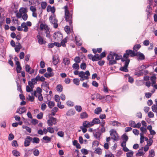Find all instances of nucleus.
Masks as SVG:
<instances>
[{
	"mask_svg": "<svg viewBox=\"0 0 157 157\" xmlns=\"http://www.w3.org/2000/svg\"><path fill=\"white\" fill-rule=\"evenodd\" d=\"M121 138L123 141L126 142L128 139V137L126 133L124 134L121 136Z\"/></svg>",
	"mask_w": 157,
	"mask_h": 157,
	"instance_id": "nucleus-22",
	"label": "nucleus"
},
{
	"mask_svg": "<svg viewBox=\"0 0 157 157\" xmlns=\"http://www.w3.org/2000/svg\"><path fill=\"white\" fill-rule=\"evenodd\" d=\"M113 53L112 52H111L109 54L107 57V59L109 61V65H112L113 64H111L110 63V62L111 61H113L114 59Z\"/></svg>",
	"mask_w": 157,
	"mask_h": 157,
	"instance_id": "nucleus-10",
	"label": "nucleus"
},
{
	"mask_svg": "<svg viewBox=\"0 0 157 157\" xmlns=\"http://www.w3.org/2000/svg\"><path fill=\"white\" fill-rule=\"evenodd\" d=\"M88 117V115L86 112H83L80 114V117L83 119L86 118Z\"/></svg>",
	"mask_w": 157,
	"mask_h": 157,
	"instance_id": "nucleus-19",
	"label": "nucleus"
},
{
	"mask_svg": "<svg viewBox=\"0 0 157 157\" xmlns=\"http://www.w3.org/2000/svg\"><path fill=\"white\" fill-rule=\"evenodd\" d=\"M57 135H58L61 137H63L64 136V133L62 131H59L58 132H57Z\"/></svg>",
	"mask_w": 157,
	"mask_h": 157,
	"instance_id": "nucleus-58",
	"label": "nucleus"
},
{
	"mask_svg": "<svg viewBox=\"0 0 157 157\" xmlns=\"http://www.w3.org/2000/svg\"><path fill=\"white\" fill-rule=\"evenodd\" d=\"M55 15L53 14L49 17V19L51 21L52 23L54 25L53 26L55 28H57L58 27V25L57 23L58 22L57 20L55 18Z\"/></svg>",
	"mask_w": 157,
	"mask_h": 157,
	"instance_id": "nucleus-3",
	"label": "nucleus"
},
{
	"mask_svg": "<svg viewBox=\"0 0 157 157\" xmlns=\"http://www.w3.org/2000/svg\"><path fill=\"white\" fill-rule=\"evenodd\" d=\"M141 45L140 44H135L133 47V51H137L141 48Z\"/></svg>",
	"mask_w": 157,
	"mask_h": 157,
	"instance_id": "nucleus-26",
	"label": "nucleus"
},
{
	"mask_svg": "<svg viewBox=\"0 0 157 157\" xmlns=\"http://www.w3.org/2000/svg\"><path fill=\"white\" fill-rule=\"evenodd\" d=\"M12 145L13 146L15 147H17L18 146V144H17V142L16 140H13L12 142Z\"/></svg>",
	"mask_w": 157,
	"mask_h": 157,
	"instance_id": "nucleus-55",
	"label": "nucleus"
},
{
	"mask_svg": "<svg viewBox=\"0 0 157 157\" xmlns=\"http://www.w3.org/2000/svg\"><path fill=\"white\" fill-rule=\"evenodd\" d=\"M67 42V40L65 39H64L61 41L60 43L61 44V46L63 47H65L66 46L65 43Z\"/></svg>",
	"mask_w": 157,
	"mask_h": 157,
	"instance_id": "nucleus-52",
	"label": "nucleus"
},
{
	"mask_svg": "<svg viewBox=\"0 0 157 157\" xmlns=\"http://www.w3.org/2000/svg\"><path fill=\"white\" fill-rule=\"evenodd\" d=\"M76 110L78 112H80L82 110V108L80 105H76L75 106Z\"/></svg>",
	"mask_w": 157,
	"mask_h": 157,
	"instance_id": "nucleus-44",
	"label": "nucleus"
},
{
	"mask_svg": "<svg viewBox=\"0 0 157 157\" xmlns=\"http://www.w3.org/2000/svg\"><path fill=\"white\" fill-rule=\"evenodd\" d=\"M143 147H142L138 150V152L136 153V156H140L144 155V152L143 151Z\"/></svg>",
	"mask_w": 157,
	"mask_h": 157,
	"instance_id": "nucleus-15",
	"label": "nucleus"
},
{
	"mask_svg": "<svg viewBox=\"0 0 157 157\" xmlns=\"http://www.w3.org/2000/svg\"><path fill=\"white\" fill-rule=\"evenodd\" d=\"M45 30V33L46 34V36L49 38L50 37V32L49 30V28H48Z\"/></svg>",
	"mask_w": 157,
	"mask_h": 157,
	"instance_id": "nucleus-41",
	"label": "nucleus"
},
{
	"mask_svg": "<svg viewBox=\"0 0 157 157\" xmlns=\"http://www.w3.org/2000/svg\"><path fill=\"white\" fill-rule=\"evenodd\" d=\"M92 124L91 125H94L95 124H100V121L98 118H94L92 121Z\"/></svg>",
	"mask_w": 157,
	"mask_h": 157,
	"instance_id": "nucleus-17",
	"label": "nucleus"
},
{
	"mask_svg": "<svg viewBox=\"0 0 157 157\" xmlns=\"http://www.w3.org/2000/svg\"><path fill=\"white\" fill-rule=\"evenodd\" d=\"M65 19L67 22L69 23V25L71 28H72L73 27L72 19L70 18V16H65Z\"/></svg>",
	"mask_w": 157,
	"mask_h": 157,
	"instance_id": "nucleus-12",
	"label": "nucleus"
},
{
	"mask_svg": "<svg viewBox=\"0 0 157 157\" xmlns=\"http://www.w3.org/2000/svg\"><path fill=\"white\" fill-rule=\"evenodd\" d=\"M12 152L13 155L16 157L20 156L21 154L17 150H13Z\"/></svg>",
	"mask_w": 157,
	"mask_h": 157,
	"instance_id": "nucleus-23",
	"label": "nucleus"
},
{
	"mask_svg": "<svg viewBox=\"0 0 157 157\" xmlns=\"http://www.w3.org/2000/svg\"><path fill=\"white\" fill-rule=\"evenodd\" d=\"M80 68L82 70H85L86 67V65L85 63L83 62L80 64Z\"/></svg>",
	"mask_w": 157,
	"mask_h": 157,
	"instance_id": "nucleus-47",
	"label": "nucleus"
},
{
	"mask_svg": "<svg viewBox=\"0 0 157 157\" xmlns=\"http://www.w3.org/2000/svg\"><path fill=\"white\" fill-rule=\"evenodd\" d=\"M33 138L32 137H30L29 136H27L26 138L25 139L24 145L25 147H27L29 146L30 144V142L32 140Z\"/></svg>",
	"mask_w": 157,
	"mask_h": 157,
	"instance_id": "nucleus-9",
	"label": "nucleus"
},
{
	"mask_svg": "<svg viewBox=\"0 0 157 157\" xmlns=\"http://www.w3.org/2000/svg\"><path fill=\"white\" fill-rule=\"evenodd\" d=\"M43 114L42 112H40L39 114H37L36 117L38 119H41L43 117Z\"/></svg>",
	"mask_w": 157,
	"mask_h": 157,
	"instance_id": "nucleus-57",
	"label": "nucleus"
},
{
	"mask_svg": "<svg viewBox=\"0 0 157 157\" xmlns=\"http://www.w3.org/2000/svg\"><path fill=\"white\" fill-rule=\"evenodd\" d=\"M22 127L23 128L25 129L29 133H30L31 132V128H29V127L25 125H23Z\"/></svg>",
	"mask_w": 157,
	"mask_h": 157,
	"instance_id": "nucleus-42",
	"label": "nucleus"
},
{
	"mask_svg": "<svg viewBox=\"0 0 157 157\" xmlns=\"http://www.w3.org/2000/svg\"><path fill=\"white\" fill-rule=\"evenodd\" d=\"M113 56H115V59L113 60V61H111L110 63L111 64H114L117 63V60H119L120 59L121 60L122 59H124L123 57H122L121 55H118L117 54L115 53H113Z\"/></svg>",
	"mask_w": 157,
	"mask_h": 157,
	"instance_id": "nucleus-5",
	"label": "nucleus"
},
{
	"mask_svg": "<svg viewBox=\"0 0 157 157\" xmlns=\"http://www.w3.org/2000/svg\"><path fill=\"white\" fill-rule=\"evenodd\" d=\"M148 116L150 118H153L154 117V114L153 112L150 111L148 113Z\"/></svg>",
	"mask_w": 157,
	"mask_h": 157,
	"instance_id": "nucleus-61",
	"label": "nucleus"
},
{
	"mask_svg": "<svg viewBox=\"0 0 157 157\" xmlns=\"http://www.w3.org/2000/svg\"><path fill=\"white\" fill-rule=\"evenodd\" d=\"M141 132L140 133V136H144V134L146 133L147 132V128H144L143 127H141L140 128Z\"/></svg>",
	"mask_w": 157,
	"mask_h": 157,
	"instance_id": "nucleus-14",
	"label": "nucleus"
},
{
	"mask_svg": "<svg viewBox=\"0 0 157 157\" xmlns=\"http://www.w3.org/2000/svg\"><path fill=\"white\" fill-rule=\"evenodd\" d=\"M130 152L126 153L127 157H132L133 155L134 152L133 151L130 150Z\"/></svg>",
	"mask_w": 157,
	"mask_h": 157,
	"instance_id": "nucleus-40",
	"label": "nucleus"
},
{
	"mask_svg": "<svg viewBox=\"0 0 157 157\" xmlns=\"http://www.w3.org/2000/svg\"><path fill=\"white\" fill-rule=\"evenodd\" d=\"M56 89L57 91L61 92L63 91V87L61 85L58 84L56 86Z\"/></svg>",
	"mask_w": 157,
	"mask_h": 157,
	"instance_id": "nucleus-25",
	"label": "nucleus"
},
{
	"mask_svg": "<svg viewBox=\"0 0 157 157\" xmlns=\"http://www.w3.org/2000/svg\"><path fill=\"white\" fill-rule=\"evenodd\" d=\"M59 60V57L54 56L52 58V63L55 65H56L58 64Z\"/></svg>",
	"mask_w": 157,
	"mask_h": 157,
	"instance_id": "nucleus-13",
	"label": "nucleus"
},
{
	"mask_svg": "<svg viewBox=\"0 0 157 157\" xmlns=\"http://www.w3.org/2000/svg\"><path fill=\"white\" fill-rule=\"evenodd\" d=\"M93 131V134L95 138L99 140L100 136L102 133L99 131V128H98L97 129H94Z\"/></svg>",
	"mask_w": 157,
	"mask_h": 157,
	"instance_id": "nucleus-7",
	"label": "nucleus"
},
{
	"mask_svg": "<svg viewBox=\"0 0 157 157\" xmlns=\"http://www.w3.org/2000/svg\"><path fill=\"white\" fill-rule=\"evenodd\" d=\"M74 61L77 63H79L80 62L81 60L79 56H76L74 59Z\"/></svg>",
	"mask_w": 157,
	"mask_h": 157,
	"instance_id": "nucleus-46",
	"label": "nucleus"
},
{
	"mask_svg": "<svg viewBox=\"0 0 157 157\" xmlns=\"http://www.w3.org/2000/svg\"><path fill=\"white\" fill-rule=\"evenodd\" d=\"M63 63L66 65H68L70 63V61L68 58H64L63 59Z\"/></svg>",
	"mask_w": 157,
	"mask_h": 157,
	"instance_id": "nucleus-24",
	"label": "nucleus"
},
{
	"mask_svg": "<svg viewBox=\"0 0 157 157\" xmlns=\"http://www.w3.org/2000/svg\"><path fill=\"white\" fill-rule=\"evenodd\" d=\"M19 11L22 14L25 13L27 12L26 9L23 7L21 8L20 9Z\"/></svg>",
	"mask_w": 157,
	"mask_h": 157,
	"instance_id": "nucleus-54",
	"label": "nucleus"
},
{
	"mask_svg": "<svg viewBox=\"0 0 157 157\" xmlns=\"http://www.w3.org/2000/svg\"><path fill=\"white\" fill-rule=\"evenodd\" d=\"M140 52H135V51H132L131 50L128 49L126 50L125 53H124L123 56V58L127 59H129V57L130 56L132 57H134L135 56H138L139 54L140 53Z\"/></svg>",
	"mask_w": 157,
	"mask_h": 157,
	"instance_id": "nucleus-1",
	"label": "nucleus"
},
{
	"mask_svg": "<svg viewBox=\"0 0 157 157\" xmlns=\"http://www.w3.org/2000/svg\"><path fill=\"white\" fill-rule=\"evenodd\" d=\"M57 122V121L56 118L53 117H50L47 122L48 125L50 127L52 126L53 124H56Z\"/></svg>",
	"mask_w": 157,
	"mask_h": 157,
	"instance_id": "nucleus-6",
	"label": "nucleus"
},
{
	"mask_svg": "<svg viewBox=\"0 0 157 157\" xmlns=\"http://www.w3.org/2000/svg\"><path fill=\"white\" fill-rule=\"evenodd\" d=\"M75 113V112L74 110L70 109L67 112L66 115L67 116H70L74 115Z\"/></svg>",
	"mask_w": 157,
	"mask_h": 157,
	"instance_id": "nucleus-16",
	"label": "nucleus"
},
{
	"mask_svg": "<svg viewBox=\"0 0 157 157\" xmlns=\"http://www.w3.org/2000/svg\"><path fill=\"white\" fill-rule=\"evenodd\" d=\"M41 8L43 9H44L47 6V3L45 2H42L41 4Z\"/></svg>",
	"mask_w": 157,
	"mask_h": 157,
	"instance_id": "nucleus-48",
	"label": "nucleus"
},
{
	"mask_svg": "<svg viewBox=\"0 0 157 157\" xmlns=\"http://www.w3.org/2000/svg\"><path fill=\"white\" fill-rule=\"evenodd\" d=\"M94 152L97 154L100 155L102 153L101 149L100 147L98 148L95 150Z\"/></svg>",
	"mask_w": 157,
	"mask_h": 157,
	"instance_id": "nucleus-34",
	"label": "nucleus"
},
{
	"mask_svg": "<svg viewBox=\"0 0 157 157\" xmlns=\"http://www.w3.org/2000/svg\"><path fill=\"white\" fill-rule=\"evenodd\" d=\"M138 58L139 59L142 60L145 59V56L143 53L140 52V53L139 54Z\"/></svg>",
	"mask_w": 157,
	"mask_h": 157,
	"instance_id": "nucleus-28",
	"label": "nucleus"
},
{
	"mask_svg": "<svg viewBox=\"0 0 157 157\" xmlns=\"http://www.w3.org/2000/svg\"><path fill=\"white\" fill-rule=\"evenodd\" d=\"M33 149L29 150L28 151H26L25 153V157L26 156V157L32 153V151Z\"/></svg>",
	"mask_w": 157,
	"mask_h": 157,
	"instance_id": "nucleus-35",
	"label": "nucleus"
},
{
	"mask_svg": "<svg viewBox=\"0 0 157 157\" xmlns=\"http://www.w3.org/2000/svg\"><path fill=\"white\" fill-rule=\"evenodd\" d=\"M81 151L82 154L85 155H87L89 153L88 151L85 148H82Z\"/></svg>",
	"mask_w": 157,
	"mask_h": 157,
	"instance_id": "nucleus-45",
	"label": "nucleus"
},
{
	"mask_svg": "<svg viewBox=\"0 0 157 157\" xmlns=\"http://www.w3.org/2000/svg\"><path fill=\"white\" fill-rule=\"evenodd\" d=\"M110 135L113 136V137H111V139L115 141H117L119 136L116 131L114 129H112L110 131Z\"/></svg>",
	"mask_w": 157,
	"mask_h": 157,
	"instance_id": "nucleus-4",
	"label": "nucleus"
},
{
	"mask_svg": "<svg viewBox=\"0 0 157 157\" xmlns=\"http://www.w3.org/2000/svg\"><path fill=\"white\" fill-rule=\"evenodd\" d=\"M143 71V70H140L139 73H138V75H140V76H141V75H142V73H144V74L146 75V74H147L148 73V71L147 70H145L144 71V72H142V71Z\"/></svg>",
	"mask_w": 157,
	"mask_h": 157,
	"instance_id": "nucleus-50",
	"label": "nucleus"
},
{
	"mask_svg": "<svg viewBox=\"0 0 157 157\" xmlns=\"http://www.w3.org/2000/svg\"><path fill=\"white\" fill-rule=\"evenodd\" d=\"M102 109L100 107H98L96 108L94 110L95 113L98 114L100 113L101 112Z\"/></svg>",
	"mask_w": 157,
	"mask_h": 157,
	"instance_id": "nucleus-33",
	"label": "nucleus"
},
{
	"mask_svg": "<svg viewBox=\"0 0 157 157\" xmlns=\"http://www.w3.org/2000/svg\"><path fill=\"white\" fill-rule=\"evenodd\" d=\"M16 82L17 87V90L18 91H19L21 93H23V91L21 89V85L17 81H16Z\"/></svg>",
	"mask_w": 157,
	"mask_h": 157,
	"instance_id": "nucleus-21",
	"label": "nucleus"
},
{
	"mask_svg": "<svg viewBox=\"0 0 157 157\" xmlns=\"http://www.w3.org/2000/svg\"><path fill=\"white\" fill-rule=\"evenodd\" d=\"M106 101L108 102H111L112 101V97L109 95H106L105 96Z\"/></svg>",
	"mask_w": 157,
	"mask_h": 157,
	"instance_id": "nucleus-27",
	"label": "nucleus"
},
{
	"mask_svg": "<svg viewBox=\"0 0 157 157\" xmlns=\"http://www.w3.org/2000/svg\"><path fill=\"white\" fill-rule=\"evenodd\" d=\"M44 76L47 78H49L50 77L54 76V73L53 72L49 73L46 72L44 74Z\"/></svg>",
	"mask_w": 157,
	"mask_h": 157,
	"instance_id": "nucleus-18",
	"label": "nucleus"
},
{
	"mask_svg": "<svg viewBox=\"0 0 157 157\" xmlns=\"http://www.w3.org/2000/svg\"><path fill=\"white\" fill-rule=\"evenodd\" d=\"M135 122L134 121H130L129 122V125L131 127H133L134 125H135Z\"/></svg>",
	"mask_w": 157,
	"mask_h": 157,
	"instance_id": "nucleus-62",
	"label": "nucleus"
},
{
	"mask_svg": "<svg viewBox=\"0 0 157 157\" xmlns=\"http://www.w3.org/2000/svg\"><path fill=\"white\" fill-rule=\"evenodd\" d=\"M46 103L48 104V107L50 109H52L53 107L55 106V103L53 101H49L47 103V101L45 102Z\"/></svg>",
	"mask_w": 157,
	"mask_h": 157,
	"instance_id": "nucleus-20",
	"label": "nucleus"
},
{
	"mask_svg": "<svg viewBox=\"0 0 157 157\" xmlns=\"http://www.w3.org/2000/svg\"><path fill=\"white\" fill-rule=\"evenodd\" d=\"M36 38L39 44L42 45L43 44H45L46 43V42L44 40L43 38L40 35V32H38V34L36 36Z\"/></svg>",
	"mask_w": 157,
	"mask_h": 157,
	"instance_id": "nucleus-8",
	"label": "nucleus"
},
{
	"mask_svg": "<svg viewBox=\"0 0 157 157\" xmlns=\"http://www.w3.org/2000/svg\"><path fill=\"white\" fill-rule=\"evenodd\" d=\"M51 138L50 137L47 136H44L43 137L42 139L44 140L47 141L46 143H49L51 141Z\"/></svg>",
	"mask_w": 157,
	"mask_h": 157,
	"instance_id": "nucleus-29",
	"label": "nucleus"
},
{
	"mask_svg": "<svg viewBox=\"0 0 157 157\" xmlns=\"http://www.w3.org/2000/svg\"><path fill=\"white\" fill-rule=\"evenodd\" d=\"M149 152V157H154L155 155L154 150L153 149H151Z\"/></svg>",
	"mask_w": 157,
	"mask_h": 157,
	"instance_id": "nucleus-43",
	"label": "nucleus"
},
{
	"mask_svg": "<svg viewBox=\"0 0 157 157\" xmlns=\"http://www.w3.org/2000/svg\"><path fill=\"white\" fill-rule=\"evenodd\" d=\"M55 100L56 102L58 103V102H60L59 100H60V97L59 95L56 94L55 96Z\"/></svg>",
	"mask_w": 157,
	"mask_h": 157,
	"instance_id": "nucleus-56",
	"label": "nucleus"
},
{
	"mask_svg": "<svg viewBox=\"0 0 157 157\" xmlns=\"http://www.w3.org/2000/svg\"><path fill=\"white\" fill-rule=\"evenodd\" d=\"M121 61L122 62H125L124 65L123 67H121L119 70L121 71L124 72H128V71L127 67H128V64L130 61L129 59H122Z\"/></svg>",
	"mask_w": 157,
	"mask_h": 157,
	"instance_id": "nucleus-2",
	"label": "nucleus"
},
{
	"mask_svg": "<svg viewBox=\"0 0 157 157\" xmlns=\"http://www.w3.org/2000/svg\"><path fill=\"white\" fill-rule=\"evenodd\" d=\"M75 40L76 42V44L78 46H80L81 45L82 43L81 40H78L76 36H75Z\"/></svg>",
	"mask_w": 157,
	"mask_h": 157,
	"instance_id": "nucleus-36",
	"label": "nucleus"
},
{
	"mask_svg": "<svg viewBox=\"0 0 157 157\" xmlns=\"http://www.w3.org/2000/svg\"><path fill=\"white\" fill-rule=\"evenodd\" d=\"M14 138V136L13 134L12 133H10L8 136V140H12Z\"/></svg>",
	"mask_w": 157,
	"mask_h": 157,
	"instance_id": "nucleus-64",
	"label": "nucleus"
},
{
	"mask_svg": "<svg viewBox=\"0 0 157 157\" xmlns=\"http://www.w3.org/2000/svg\"><path fill=\"white\" fill-rule=\"evenodd\" d=\"M31 69V68L30 67L29 65L28 64H26L25 65V71L28 72H29V71Z\"/></svg>",
	"mask_w": 157,
	"mask_h": 157,
	"instance_id": "nucleus-59",
	"label": "nucleus"
},
{
	"mask_svg": "<svg viewBox=\"0 0 157 157\" xmlns=\"http://www.w3.org/2000/svg\"><path fill=\"white\" fill-rule=\"evenodd\" d=\"M99 144V143L98 141L97 140L94 141L92 142V146L93 147L94 146H96V147H98Z\"/></svg>",
	"mask_w": 157,
	"mask_h": 157,
	"instance_id": "nucleus-49",
	"label": "nucleus"
},
{
	"mask_svg": "<svg viewBox=\"0 0 157 157\" xmlns=\"http://www.w3.org/2000/svg\"><path fill=\"white\" fill-rule=\"evenodd\" d=\"M48 28V26L43 23H41L40 25V28L41 30L44 29L45 30Z\"/></svg>",
	"mask_w": 157,
	"mask_h": 157,
	"instance_id": "nucleus-30",
	"label": "nucleus"
},
{
	"mask_svg": "<svg viewBox=\"0 0 157 157\" xmlns=\"http://www.w3.org/2000/svg\"><path fill=\"white\" fill-rule=\"evenodd\" d=\"M70 27V26L66 25L64 27V30L67 34H70L71 32Z\"/></svg>",
	"mask_w": 157,
	"mask_h": 157,
	"instance_id": "nucleus-31",
	"label": "nucleus"
},
{
	"mask_svg": "<svg viewBox=\"0 0 157 157\" xmlns=\"http://www.w3.org/2000/svg\"><path fill=\"white\" fill-rule=\"evenodd\" d=\"M33 155L36 156H38L40 154V152L37 149H35L33 151Z\"/></svg>",
	"mask_w": 157,
	"mask_h": 157,
	"instance_id": "nucleus-51",
	"label": "nucleus"
},
{
	"mask_svg": "<svg viewBox=\"0 0 157 157\" xmlns=\"http://www.w3.org/2000/svg\"><path fill=\"white\" fill-rule=\"evenodd\" d=\"M73 83L77 86L79 85V84L80 81L78 78H75L73 80Z\"/></svg>",
	"mask_w": 157,
	"mask_h": 157,
	"instance_id": "nucleus-37",
	"label": "nucleus"
},
{
	"mask_svg": "<svg viewBox=\"0 0 157 157\" xmlns=\"http://www.w3.org/2000/svg\"><path fill=\"white\" fill-rule=\"evenodd\" d=\"M32 140V142L34 143L38 144L40 142V139L37 137H34Z\"/></svg>",
	"mask_w": 157,
	"mask_h": 157,
	"instance_id": "nucleus-38",
	"label": "nucleus"
},
{
	"mask_svg": "<svg viewBox=\"0 0 157 157\" xmlns=\"http://www.w3.org/2000/svg\"><path fill=\"white\" fill-rule=\"evenodd\" d=\"M151 7L150 6H147V8L146 9V11L148 13L147 15L148 16V15L150 14L151 12L152 11Z\"/></svg>",
	"mask_w": 157,
	"mask_h": 157,
	"instance_id": "nucleus-32",
	"label": "nucleus"
},
{
	"mask_svg": "<svg viewBox=\"0 0 157 157\" xmlns=\"http://www.w3.org/2000/svg\"><path fill=\"white\" fill-rule=\"evenodd\" d=\"M22 18L24 21H26L28 17V15L26 13H24L22 16Z\"/></svg>",
	"mask_w": 157,
	"mask_h": 157,
	"instance_id": "nucleus-63",
	"label": "nucleus"
},
{
	"mask_svg": "<svg viewBox=\"0 0 157 157\" xmlns=\"http://www.w3.org/2000/svg\"><path fill=\"white\" fill-rule=\"evenodd\" d=\"M72 68L74 69L78 70L79 69V66L78 63H75L72 65Z\"/></svg>",
	"mask_w": 157,
	"mask_h": 157,
	"instance_id": "nucleus-39",
	"label": "nucleus"
},
{
	"mask_svg": "<svg viewBox=\"0 0 157 157\" xmlns=\"http://www.w3.org/2000/svg\"><path fill=\"white\" fill-rule=\"evenodd\" d=\"M152 111L154 112H156L157 111V105H153L151 107Z\"/></svg>",
	"mask_w": 157,
	"mask_h": 157,
	"instance_id": "nucleus-53",
	"label": "nucleus"
},
{
	"mask_svg": "<svg viewBox=\"0 0 157 157\" xmlns=\"http://www.w3.org/2000/svg\"><path fill=\"white\" fill-rule=\"evenodd\" d=\"M47 129L48 130V132L51 133H53L54 132L53 128L52 127H48Z\"/></svg>",
	"mask_w": 157,
	"mask_h": 157,
	"instance_id": "nucleus-60",
	"label": "nucleus"
},
{
	"mask_svg": "<svg viewBox=\"0 0 157 157\" xmlns=\"http://www.w3.org/2000/svg\"><path fill=\"white\" fill-rule=\"evenodd\" d=\"M47 12H51L53 14L56 11V8L54 6L52 7L50 5H48L47 7Z\"/></svg>",
	"mask_w": 157,
	"mask_h": 157,
	"instance_id": "nucleus-11",
	"label": "nucleus"
}]
</instances>
